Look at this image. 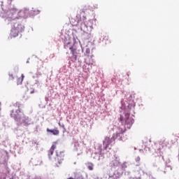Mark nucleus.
I'll return each instance as SVG.
<instances>
[{"label": "nucleus", "mask_w": 179, "mask_h": 179, "mask_svg": "<svg viewBox=\"0 0 179 179\" xmlns=\"http://www.w3.org/2000/svg\"><path fill=\"white\" fill-rule=\"evenodd\" d=\"M29 9L24 8L19 11L17 8H13L7 11L5 15V22L7 24H11V34L13 37L19 36L22 31V24L19 22V17H27Z\"/></svg>", "instance_id": "obj_1"}, {"label": "nucleus", "mask_w": 179, "mask_h": 179, "mask_svg": "<svg viewBox=\"0 0 179 179\" xmlns=\"http://www.w3.org/2000/svg\"><path fill=\"white\" fill-rule=\"evenodd\" d=\"M10 116L12 118H14L15 121L18 123V125H22V124H24L25 127L27 125H29V123H27V118L26 117V115H24V113L20 110V108H18L15 112L12 110L10 113Z\"/></svg>", "instance_id": "obj_2"}, {"label": "nucleus", "mask_w": 179, "mask_h": 179, "mask_svg": "<svg viewBox=\"0 0 179 179\" xmlns=\"http://www.w3.org/2000/svg\"><path fill=\"white\" fill-rule=\"evenodd\" d=\"M65 160V153L62 151H56V157H55V163L57 166H59V164H62V162Z\"/></svg>", "instance_id": "obj_3"}, {"label": "nucleus", "mask_w": 179, "mask_h": 179, "mask_svg": "<svg viewBox=\"0 0 179 179\" xmlns=\"http://www.w3.org/2000/svg\"><path fill=\"white\" fill-rule=\"evenodd\" d=\"M115 141V136H113V138L106 137L105 138V141L103 142V145H105V149H107L108 148L109 145H111L113 142Z\"/></svg>", "instance_id": "obj_4"}, {"label": "nucleus", "mask_w": 179, "mask_h": 179, "mask_svg": "<svg viewBox=\"0 0 179 179\" xmlns=\"http://www.w3.org/2000/svg\"><path fill=\"white\" fill-rule=\"evenodd\" d=\"M57 142H54L53 144L52 145L50 149L48 151V157L49 159H51V157L54 155V151L55 149H57Z\"/></svg>", "instance_id": "obj_5"}, {"label": "nucleus", "mask_w": 179, "mask_h": 179, "mask_svg": "<svg viewBox=\"0 0 179 179\" xmlns=\"http://www.w3.org/2000/svg\"><path fill=\"white\" fill-rule=\"evenodd\" d=\"M46 131L47 132H50V134H52V135H55V136L59 135V130H58L57 129H50L48 128Z\"/></svg>", "instance_id": "obj_6"}, {"label": "nucleus", "mask_w": 179, "mask_h": 179, "mask_svg": "<svg viewBox=\"0 0 179 179\" xmlns=\"http://www.w3.org/2000/svg\"><path fill=\"white\" fill-rule=\"evenodd\" d=\"M85 64H87V65H94V61L93 60V59L92 57H87L85 59Z\"/></svg>", "instance_id": "obj_7"}, {"label": "nucleus", "mask_w": 179, "mask_h": 179, "mask_svg": "<svg viewBox=\"0 0 179 179\" xmlns=\"http://www.w3.org/2000/svg\"><path fill=\"white\" fill-rule=\"evenodd\" d=\"M23 79H24V75L22 74L21 77L17 80V85H22L23 83Z\"/></svg>", "instance_id": "obj_8"}, {"label": "nucleus", "mask_w": 179, "mask_h": 179, "mask_svg": "<svg viewBox=\"0 0 179 179\" xmlns=\"http://www.w3.org/2000/svg\"><path fill=\"white\" fill-rule=\"evenodd\" d=\"M126 117H127V119L125 121L126 124H134V122H132V120L129 119V114L127 113Z\"/></svg>", "instance_id": "obj_9"}, {"label": "nucleus", "mask_w": 179, "mask_h": 179, "mask_svg": "<svg viewBox=\"0 0 179 179\" xmlns=\"http://www.w3.org/2000/svg\"><path fill=\"white\" fill-rule=\"evenodd\" d=\"M69 50H71L73 57H75V52L76 51V49L73 48V46H71L69 48Z\"/></svg>", "instance_id": "obj_10"}, {"label": "nucleus", "mask_w": 179, "mask_h": 179, "mask_svg": "<svg viewBox=\"0 0 179 179\" xmlns=\"http://www.w3.org/2000/svg\"><path fill=\"white\" fill-rule=\"evenodd\" d=\"M87 169H90V171L93 170V164H90L88 166Z\"/></svg>", "instance_id": "obj_11"}, {"label": "nucleus", "mask_w": 179, "mask_h": 179, "mask_svg": "<svg viewBox=\"0 0 179 179\" xmlns=\"http://www.w3.org/2000/svg\"><path fill=\"white\" fill-rule=\"evenodd\" d=\"M13 74H9V80H13Z\"/></svg>", "instance_id": "obj_12"}, {"label": "nucleus", "mask_w": 179, "mask_h": 179, "mask_svg": "<svg viewBox=\"0 0 179 179\" xmlns=\"http://www.w3.org/2000/svg\"><path fill=\"white\" fill-rule=\"evenodd\" d=\"M85 54H87V55H89V54H90V49L87 48L85 51Z\"/></svg>", "instance_id": "obj_13"}, {"label": "nucleus", "mask_w": 179, "mask_h": 179, "mask_svg": "<svg viewBox=\"0 0 179 179\" xmlns=\"http://www.w3.org/2000/svg\"><path fill=\"white\" fill-rule=\"evenodd\" d=\"M86 10H87V7H85V8H84L83 9V12L84 13H86Z\"/></svg>", "instance_id": "obj_14"}, {"label": "nucleus", "mask_w": 179, "mask_h": 179, "mask_svg": "<svg viewBox=\"0 0 179 179\" xmlns=\"http://www.w3.org/2000/svg\"><path fill=\"white\" fill-rule=\"evenodd\" d=\"M120 121H124V116L120 115Z\"/></svg>", "instance_id": "obj_15"}, {"label": "nucleus", "mask_w": 179, "mask_h": 179, "mask_svg": "<svg viewBox=\"0 0 179 179\" xmlns=\"http://www.w3.org/2000/svg\"><path fill=\"white\" fill-rule=\"evenodd\" d=\"M12 2H13V0H8V3H9L10 5V3H12Z\"/></svg>", "instance_id": "obj_16"}, {"label": "nucleus", "mask_w": 179, "mask_h": 179, "mask_svg": "<svg viewBox=\"0 0 179 179\" xmlns=\"http://www.w3.org/2000/svg\"><path fill=\"white\" fill-rule=\"evenodd\" d=\"M33 93H34V90H32L30 92V94H33Z\"/></svg>", "instance_id": "obj_17"}, {"label": "nucleus", "mask_w": 179, "mask_h": 179, "mask_svg": "<svg viewBox=\"0 0 179 179\" xmlns=\"http://www.w3.org/2000/svg\"><path fill=\"white\" fill-rule=\"evenodd\" d=\"M116 135H120V134H116Z\"/></svg>", "instance_id": "obj_18"}, {"label": "nucleus", "mask_w": 179, "mask_h": 179, "mask_svg": "<svg viewBox=\"0 0 179 179\" xmlns=\"http://www.w3.org/2000/svg\"><path fill=\"white\" fill-rule=\"evenodd\" d=\"M10 179H13V178H10Z\"/></svg>", "instance_id": "obj_19"}, {"label": "nucleus", "mask_w": 179, "mask_h": 179, "mask_svg": "<svg viewBox=\"0 0 179 179\" xmlns=\"http://www.w3.org/2000/svg\"><path fill=\"white\" fill-rule=\"evenodd\" d=\"M0 106H1V102H0Z\"/></svg>", "instance_id": "obj_20"}]
</instances>
